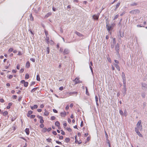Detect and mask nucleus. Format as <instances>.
I'll use <instances>...</instances> for the list:
<instances>
[{"label":"nucleus","instance_id":"nucleus-19","mask_svg":"<svg viewBox=\"0 0 147 147\" xmlns=\"http://www.w3.org/2000/svg\"><path fill=\"white\" fill-rule=\"evenodd\" d=\"M120 4V3L119 2L116 5V7L115 8V10H116V9L119 6Z\"/></svg>","mask_w":147,"mask_h":147},{"label":"nucleus","instance_id":"nucleus-55","mask_svg":"<svg viewBox=\"0 0 147 147\" xmlns=\"http://www.w3.org/2000/svg\"><path fill=\"white\" fill-rule=\"evenodd\" d=\"M53 111L55 113H57V111L55 109H53Z\"/></svg>","mask_w":147,"mask_h":147},{"label":"nucleus","instance_id":"nucleus-21","mask_svg":"<svg viewBox=\"0 0 147 147\" xmlns=\"http://www.w3.org/2000/svg\"><path fill=\"white\" fill-rule=\"evenodd\" d=\"M49 112L47 111H45V113H44V115L45 116H48L49 115Z\"/></svg>","mask_w":147,"mask_h":147},{"label":"nucleus","instance_id":"nucleus-46","mask_svg":"<svg viewBox=\"0 0 147 147\" xmlns=\"http://www.w3.org/2000/svg\"><path fill=\"white\" fill-rule=\"evenodd\" d=\"M30 60L31 61H32V62H35V59H34L32 58L30 59Z\"/></svg>","mask_w":147,"mask_h":147},{"label":"nucleus","instance_id":"nucleus-30","mask_svg":"<svg viewBox=\"0 0 147 147\" xmlns=\"http://www.w3.org/2000/svg\"><path fill=\"white\" fill-rule=\"evenodd\" d=\"M116 44V40L115 38H114L113 40V44L115 45Z\"/></svg>","mask_w":147,"mask_h":147},{"label":"nucleus","instance_id":"nucleus-42","mask_svg":"<svg viewBox=\"0 0 147 147\" xmlns=\"http://www.w3.org/2000/svg\"><path fill=\"white\" fill-rule=\"evenodd\" d=\"M51 138H48L47 139V141L48 142H51Z\"/></svg>","mask_w":147,"mask_h":147},{"label":"nucleus","instance_id":"nucleus-51","mask_svg":"<svg viewBox=\"0 0 147 147\" xmlns=\"http://www.w3.org/2000/svg\"><path fill=\"white\" fill-rule=\"evenodd\" d=\"M126 111H125V110L124 111V113H123V115L125 116H126V115H127V114H126Z\"/></svg>","mask_w":147,"mask_h":147},{"label":"nucleus","instance_id":"nucleus-18","mask_svg":"<svg viewBox=\"0 0 147 147\" xmlns=\"http://www.w3.org/2000/svg\"><path fill=\"white\" fill-rule=\"evenodd\" d=\"M78 93L77 92H70L69 93V94L71 96L73 94H77Z\"/></svg>","mask_w":147,"mask_h":147},{"label":"nucleus","instance_id":"nucleus-4","mask_svg":"<svg viewBox=\"0 0 147 147\" xmlns=\"http://www.w3.org/2000/svg\"><path fill=\"white\" fill-rule=\"evenodd\" d=\"M73 81L75 82V84H77L78 83H81L82 82L79 80V78L77 77L76 78L75 80H73Z\"/></svg>","mask_w":147,"mask_h":147},{"label":"nucleus","instance_id":"nucleus-28","mask_svg":"<svg viewBox=\"0 0 147 147\" xmlns=\"http://www.w3.org/2000/svg\"><path fill=\"white\" fill-rule=\"evenodd\" d=\"M37 88H35L33 89H32V90L31 91V92H34L35 91Z\"/></svg>","mask_w":147,"mask_h":147},{"label":"nucleus","instance_id":"nucleus-13","mask_svg":"<svg viewBox=\"0 0 147 147\" xmlns=\"http://www.w3.org/2000/svg\"><path fill=\"white\" fill-rule=\"evenodd\" d=\"M66 115V112L64 111L63 112L61 113V117H64Z\"/></svg>","mask_w":147,"mask_h":147},{"label":"nucleus","instance_id":"nucleus-16","mask_svg":"<svg viewBox=\"0 0 147 147\" xmlns=\"http://www.w3.org/2000/svg\"><path fill=\"white\" fill-rule=\"evenodd\" d=\"M76 34L77 35H78V36H82V34H81L79 33V32H76Z\"/></svg>","mask_w":147,"mask_h":147},{"label":"nucleus","instance_id":"nucleus-60","mask_svg":"<svg viewBox=\"0 0 147 147\" xmlns=\"http://www.w3.org/2000/svg\"><path fill=\"white\" fill-rule=\"evenodd\" d=\"M53 134L54 135H56L57 134V133L55 131H53Z\"/></svg>","mask_w":147,"mask_h":147},{"label":"nucleus","instance_id":"nucleus-14","mask_svg":"<svg viewBox=\"0 0 147 147\" xmlns=\"http://www.w3.org/2000/svg\"><path fill=\"white\" fill-rule=\"evenodd\" d=\"M55 125L57 127H59L60 125V123L58 121H57L55 123Z\"/></svg>","mask_w":147,"mask_h":147},{"label":"nucleus","instance_id":"nucleus-9","mask_svg":"<svg viewBox=\"0 0 147 147\" xmlns=\"http://www.w3.org/2000/svg\"><path fill=\"white\" fill-rule=\"evenodd\" d=\"M69 53V50L67 49H65L63 51V54L64 55L68 54Z\"/></svg>","mask_w":147,"mask_h":147},{"label":"nucleus","instance_id":"nucleus-49","mask_svg":"<svg viewBox=\"0 0 147 147\" xmlns=\"http://www.w3.org/2000/svg\"><path fill=\"white\" fill-rule=\"evenodd\" d=\"M37 117L40 119H42V118H43V117L39 115H38Z\"/></svg>","mask_w":147,"mask_h":147},{"label":"nucleus","instance_id":"nucleus-56","mask_svg":"<svg viewBox=\"0 0 147 147\" xmlns=\"http://www.w3.org/2000/svg\"><path fill=\"white\" fill-rule=\"evenodd\" d=\"M17 69H19L20 68V66L19 65H18L16 67Z\"/></svg>","mask_w":147,"mask_h":147},{"label":"nucleus","instance_id":"nucleus-35","mask_svg":"<svg viewBox=\"0 0 147 147\" xmlns=\"http://www.w3.org/2000/svg\"><path fill=\"white\" fill-rule=\"evenodd\" d=\"M56 119V117L54 116H52L51 117V120H54Z\"/></svg>","mask_w":147,"mask_h":147},{"label":"nucleus","instance_id":"nucleus-23","mask_svg":"<svg viewBox=\"0 0 147 147\" xmlns=\"http://www.w3.org/2000/svg\"><path fill=\"white\" fill-rule=\"evenodd\" d=\"M30 20L31 21H33L34 18L32 16V14H30Z\"/></svg>","mask_w":147,"mask_h":147},{"label":"nucleus","instance_id":"nucleus-31","mask_svg":"<svg viewBox=\"0 0 147 147\" xmlns=\"http://www.w3.org/2000/svg\"><path fill=\"white\" fill-rule=\"evenodd\" d=\"M137 134L140 137H142V136L141 134H140V132L139 131V132H138L137 133Z\"/></svg>","mask_w":147,"mask_h":147},{"label":"nucleus","instance_id":"nucleus-34","mask_svg":"<svg viewBox=\"0 0 147 147\" xmlns=\"http://www.w3.org/2000/svg\"><path fill=\"white\" fill-rule=\"evenodd\" d=\"M67 129L68 131H69V132L71 131V129L69 127L67 128Z\"/></svg>","mask_w":147,"mask_h":147},{"label":"nucleus","instance_id":"nucleus-10","mask_svg":"<svg viewBox=\"0 0 147 147\" xmlns=\"http://www.w3.org/2000/svg\"><path fill=\"white\" fill-rule=\"evenodd\" d=\"M114 65L115 66V67H116V68H117V69L119 71L120 70V68L119 67L118 65L117 64H116L114 63Z\"/></svg>","mask_w":147,"mask_h":147},{"label":"nucleus","instance_id":"nucleus-64","mask_svg":"<svg viewBox=\"0 0 147 147\" xmlns=\"http://www.w3.org/2000/svg\"><path fill=\"white\" fill-rule=\"evenodd\" d=\"M17 72V71L15 70H12V72L13 73H16Z\"/></svg>","mask_w":147,"mask_h":147},{"label":"nucleus","instance_id":"nucleus-45","mask_svg":"<svg viewBox=\"0 0 147 147\" xmlns=\"http://www.w3.org/2000/svg\"><path fill=\"white\" fill-rule=\"evenodd\" d=\"M35 117V116L34 115H31L30 116V118H34Z\"/></svg>","mask_w":147,"mask_h":147},{"label":"nucleus","instance_id":"nucleus-5","mask_svg":"<svg viewBox=\"0 0 147 147\" xmlns=\"http://www.w3.org/2000/svg\"><path fill=\"white\" fill-rule=\"evenodd\" d=\"M99 15V13H98L97 15H93L92 16L94 20H98V19Z\"/></svg>","mask_w":147,"mask_h":147},{"label":"nucleus","instance_id":"nucleus-22","mask_svg":"<svg viewBox=\"0 0 147 147\" xmlns=\"http://www.w3.org/2000/svg\"><path fill=\"white\" fill-rule=\"evenodd\" d=\"M119 33H120V36L121 37H123L124 36V32L121 33L120 32H119Z\"/></svg>","mask_w":147,"mask_h":147},{"label":"nucleus","instance_id":"nucleus-17","mask_svg":"<svg viewBox=\"0 0 147 147\" xmlns=\"http://www.w3.org/2000/svg\"><path fill=\"white\" fill-rule=\"evenodd\" d=\"M26 67L28 68L30 66V63L28 61L27 62L26 64Z\"/></svg>","mask_w":147,"mask_h":147},{"label":"nucleus","instance_id":"nucleus-39","mask_svg":"<svg viewBox=\"0 0 147 147\" xmlns=\"http://www.w3.org/2000/svg\"><path fill=\"white\" fill-rule=\"evenodd\" d=\"M13 50V49L12 48H11L9 49L8 50V51L9 52H12Z\"/></svg>","mask_w":147,"mask_h":147},{"label":"nucleus","instance_id":"nucleus-26","mask_svg":"<svg viewBox=\"0 0 147 147\" xmlns=\"http://www.w3.org/2000/svg\"><path fill=\"white\" fill-rule=\"evenodd\" d=\"M49 47H47V54H48L49 53Z\"/></svg>","mask_w":147,"mask_h":147},{"label":"nucleus","instance_id":"nucleus-37","mask_svg":"<svg viewBox=\"0 0 147 147\" xmlns=\"http://www.w3.org/2000/svg\"><path fill=\"white\" fill-rule=\"evenodd\" d=\"M138 130H139L138 129V128L137 127H136L135 128V131L136 132V133L139 132V131H138Z\"/></svg>","mask_w":147,"mask_h":147},{"label":"nucleus","instance_id":"nucleus-53","mask_svg":"<svg viewBox=\"0 0 147 147\" xmlns=\"http://www.w3.org/2000/svg\"><path fill=\"white\" fill-rule=\"evenodd\" d=\"M44 127V125L43 124H41L40 125V127L41 128H43Z\"/></svg>","mask_w":147,"mask_h":147},{"label":"nucleus","instance_id":"nucleus-59","mask_svg":"<svg viewBox=\"0 0 147 147\" xmlns=\"http://www.w3.org/2000/svg\"><path fill=\"white\" fill-rule=\"evenodd\" d=\"M44 105L43 104H42L40 105V107L41 108H42L43 107H44Z\"/></svg>","mask_w":147,"mask_h":147},{"label":"nucleus","instance_id":"nucleus-29","mask_svg":"<svg viewBox=\"0 0 147 147\" xmlns=\"http://www.w3.org/2000/svg\"><path fill=\"white\" fill-rule=\"evenodd\" d=\"M127 90L126 88H124V92H123V94L125 95L126 94V91Z\"/></svg>","mask_w":147,"mask_h":147},{"label":"nucleus","instance_id":"nucleus-54","mask_svg":"<svg viewBox=\"0 0 147 147\" xmlns=\"http://www.w3.org/2000/svg\"><path fill=\"white\" fill-rule=\"evenodd\" d=\"M137 3H134L131 4V5H133V6L136 5H137Z\"/></svg>","mask_w":147,"mask_h":147},{"label":"nucleus","instance_id":"nucleus-2","mask_svg":"<svg viewBox=\"0 0 147 147\" xmlns=\"http://www.w3.org/2000/svg\"><path fill=\"white\" fill-rule=\"evenodd\" d=\"M137 128H138V129L141 130L142 129V125H141V120H139L137 124Z\"/></svg>","mask_w":147,"mask_h":147},{"label":"nucleus","instance_id":"nucleus-63","mask_svg":"<svg viewBox=\"0 0 147 147\" xmlns=\"http://www.w3.org/2000/svg\"><path fill=\"white\" fill-rule=\"evenodd\" d=\"M114 61H115V62L116 63L118 64V63H119V61L118 60H115Z\"/></svg>","mask_w":147,"mask_h":147},{"label":"nucleus","instance_id":"nucleus-57","mask_svg":"<svg viewBox=\"0 0 147 147\" xmlns=\"http://www.w3.org/2000/svg\"><path fill=\"white\" fill-rule=\"evenodd\" d=\"M63 136H61L59 137V139L60 140H62L63 139Z\"/></svg>","mask_w":147,"mask_h":147},{"label":"nucleus","instance_id":"nucleus-44","mask_svg":"<svg viewBox=\"0 0 147 147\" xmlns=\"http://www.w3.org/2000/svg\"><path fill=\"white\" fill-rule=\"evenodd\" d=\"M38 108V106L37 105H34L33 106L34 109H36Z\"/></svg>","mask_w":147,"mask_h":147},{"label":"nucleus","instance_id":"nucleus-33","mask_svg":"<svg viewBox=\"0 0 147 147\" xmlns=\"http://www.w3.org/2000/svg\"><path fill=\"white\" fill-rule=\"evenodd\" d=\"M44 120H43V118H42V119H40V123H41L42 124V123H44Z\"/></svg>","mask_w":147,"mask_h":147},{"label":"nucleus","instance_id":"nucleus-24","mask_svg":"<svg viewBox=\"0 0 147 147\" xmlns=\"http://www.w3.org/2000/svg\"><path fill=\"white\" fill-rule=\"evenodd\" d=\"M70 141V139L69 138H66L65 140V141L66 142H69Z\"/></svg>","mask_w":147,"mask_h":147},{"label":"nucleus","instance_id":"nucleus-52","mask_svg":"<svg viewBox=\"0 0 147 147\" xmlns=\"http://www.w3.org/2000/svg\"><path fill=\"white\" fill-rule=\"evenodd\" d=\"M86 94L87 95H88V90L87 87H86Z\"/></svg>","mask_w":147,"mask_h":147},{"label":"nucleus","instance_id":"nucleus-11","mask_svg":"<svg viewBox=\"0 0 147 147\" xmlns=\"http://www.w3.org/2000/svg\"><path fill=\"white\" fill-rule=\"evenodd\" d=\"M25 132L27 135H28L29 134L30 131L29 128H26L25 130Z\"/></svg>","mask_w":147,"mask_h":147},{"label":"nucleus","instance_id":"nucleus-38","mask_svg":"<svg viewBox=\"0 0 147 147\" xmlns=\"http://www.w3.org/2000/svg\"><path fill=\"white\" fill-rule=\"evenodd\" d=\"M56 142L58 144H59L62 145V143L58 141H56Z\"/></svg>","mask_w":147,"mask_h":147},{"label":"nucleus","instance_id":"nucleus-61","mask_svg":"<svg viewBox=\"0 0 147 147\" xmlns=\"http://www.w3.org/2000/svg\"><path fill=\"white\" fill-rule=\"evenodd\" d=\"M35 83L34 82H32L31 84V86H32V85H34L35 84Z\"/></svg>","mask_w":147,"mask_h":147},{"label":"nucleus","instance_id":"nucleus-50","mask_svg":"<svg viewBox=\"0 0 147 147\" xmlns=\"http://www.w3.org/2000/svg\"><path fill=\"white\" fill-rule=\"evenodd\" d=\"M13 76L12 75H9V76L8 78L9 79H11L13 78Z\"/></svg>","mask_w":147,"mask_h":147},{"label":"nucleus","instance_id":"nucleus-58","mask_svg":"<svg viewBox=\"0 0 147 147\" xmlns=\"http://www.w3.org/2000/svg\"><path fill=\"white\" fill-rule=\"evenodd\" d=\"M90 68L91 70V71L92 72V73H93V70H92V67H91V66H90Z\"/></svg>","mask_w":147,"mask_h":147},{"label":"nucleus","instance_id":"nucleus-1","mask_svg":"<svg viewBox=\"0 0 147 147\" xmlns=\"http://www.w3.org/2000/svg\"><path fill=\"white\" fill-rule=\"evenodd\" d=\"M114 25V24H112L110 26L108 22H106V27L109 32L112 30Z\"/></svg>","mask_w":147,"mask_h":147},{"label":"nucleus","instance_id":"nucleus-62","mask_svg":"<svg viewBox=\"0 0 147 147\" xmlns=\"http://www.w3.org/2000/svg\"><path fill=\"white\" fill-rule=\"evenodd\" d=\"M17 97V96L16 95H13V98L14 99H16Z\"/></svg>","mask_w":147,"mask_h":147},{"label":"nucleus","instance_id":"nucleus-8","mask_svg":"<svg viewBox=\"0 0 147 147\" xmlns=\"http://www.w3.org/2000/svg\"><path fill=\"white\" fill-rule=\"evenodd\" d=\"M21 83L22 84H24V86L25 87H27L28 85V83L27 82H25V80H22L21 81Z\"/></svg>","mask_w":147,"mask_h":147},{"label":"nucleus","instance_id":"nucleus-47","mask_svg":"<svg viewBox=\"0 0 147 147\" xmlns=\"http://www.w3.org/2000/svg\"><path fill=\"white\" fill-rule=\"evenodd\" d=\"M61 134L62 135H65V132L62 130H61Z\"/></svg>","mask_w":147,"mask_h":147},{"label":"nucleus","instance_id":"nucleus-12","mask_svg":"<svg viewBox=\"0 0 147 147\" xmlns=\"http://www.w3.org/2000/svg\"><path fill=\"white\" fill-rule=\"evenodd\" d=\"M95 101L96 103V105L97 106H98L99 104L98 103V97L97 96H96L95 97Z\"/></svg>","mask_w":147,"mask_h":147},{"label":"nucleus","instance_id":"nucleus-32","mask_svg":"<svg viewBox=\"0 0 147 147\" xmlns=\"http://www.w3.org/2000/svg\"><path fill=\"white\" fill-rule=\"evenodd\" d=\"M118 16H119L118 14H117V15H116L114 17V20L117 19L118 18Z\"/></svg>","mask_w":147,"mask_h":147},{"label":"nucleus","instance_id":"nucleus-36","mask_svg":"<svg viewBox=\"0 0 147 147\" xmlns=\"http://www.w3.org/2000/svg\"><path fill=\"white\" fill-rule=\"evenodd\" d=\"M123 84H126V80H125V77H123Z\"/></svg>","mask_w":147,"mask_h":147},{"label":"nucleus","instance_id":"nucleus-3","mask_svg":"<svg viewBox=\"0 0 147 147\" xmlns=\"http://www.w3.org/2000/svg\"><path fill=\"white\" fill-rule=\"evenodd\" d=\"M129 12L131 14H136L139 13L140 12V11L138 9H135Z\"/></svg>","mask_w":147,"mask_h":147},{"label":"nucleus","instance_id":"nucleus-48","mask_svg":"<svg viewBox=\"0 0 147 147\" xmlns=\"http://www.w3.org/2000/svg\"><path fill=\"white\" fill-rule=\"evenodd\" d=\"M24 71V69H22L20 70V73H22Z\"/></svg>","mask_w":147,"mask_h":147},{"label":"nucleus","instance_id":"nucleus-43","mask_svg":"<svg viewBox=\"0 0 147 147\" xmlns=\"http://www.w3.org/2000/svg\"><path fill=\"white\" fill-rule=\"evenodd\" d=\"M142 96L143 98H144L145 96V94L144 93H142Z\"/></svg>","mask_w":147,"mask_h":147},{"label":"nucleus","instance_id":"nucleus-41","mask_svg":"<svg viewBox=\"0 0 147 147\" xmlns=\"http://www.w3.org/2000/svg\"><path fill=\"white\" fill-rule=\"evenodd\" d=\"M33 113V111H28V113L29 115H31Z\"/></svg>","mask_w":147,"mask_h":147},{"label":"nucleus","instance_id":"nucleus-6","mask_svg":"<svg viewBox=\"0 0 147 147\" xmlns=\"http://www.w3.org/2000/svg\"><path fill=\"white\" fill-rule=\"evenodd\" d=\"M115 50L117 52V53H118L119 50V46L118 44H117L115 47Z\"/></svg>","mask_w":147,"mask_h":147},{"label":"nucleus","instance_id":"nucleus-40","mask_svg":"<svg viewBox=\"0 0 147 147\" xmlns=\"http://www.w3.org/2000/svg\"><path fill=\"white\" fill-rule=\"evenodd\" d=\"M119 113L121 115H123V112L121 110H120L119 111Z\"/></svg>","mask_w":147,"mask_h":147},{"label":"nucleus","instance_id":"nucleus-27","mask_svg":"<svg viewBox=\"0 0 147 147\" xmlns=\"http://www.w3.org/2000/svg\"><path fill=\"white\" fill-rule=\"evenodd\" d=\"M29 76L28 74H26L25 77V79H28L29 78Z\"/></svg>","mask_w":147,"mask_h":147},{"label":"nucleus","instance_id":"nucleus-20","mask_svg":"<svg viewBox=\"0 0 147 147\" xmlns=\"http://www.w3.org/2000/svg\"><path fill=\"white\" fill-rule=\"evenodd\" d=\"M36 80L38 81H40V76L39 75H38L36 76Z\"/></svg>","mask_w":147,"mask_h":147},{"label":"nucleus","instance_id":"nucleus-25","mask_svg":"<svg viewBox=\"0 0 147 147\" xmlns=\"http://www.w3.org/2000/svg\"><path fill=\"white\" fill-rule=\"evenodd\" d=\"M8 114V113L7 111H5V112H4L3 113V115H4V116H6V115H7Z\"/></svg>","mask_w":147,"mask_h":147},{"label":"nucleus","instance_id":"nucleus-15","mask_svg":"<svg viewBox=\"0 0 147 147\" xmlns=\"http://www.w3.org/2000/svg\"><path fill=\"white\" fill-rule=\"evenodd\" d=\"M51 13H48L45 16V17L46 18H48L49 16H51Z\"/></svg>","mask_w":147,"mask_h":147},{"label":"nucleus","instance_id":"nucleus-7","mask_svg":"<svg viewBox=\"0 0 147 147\" xmlns=\"http://www.w3.org/2000/svg\"><path fill=\"white\" fill-rule=\"evenodd\" d=\"M142 88L143 90L146 91L147 90V85L145 84H142Z\"/></svg>","mask_w":147,"mask_h":147}]
</instances>
